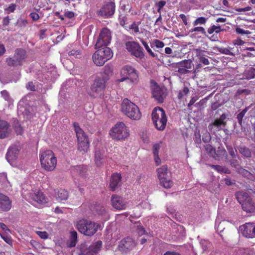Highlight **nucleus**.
Here are the masks:
<instances>
[{
	"label": "nucleus",
	"mask_w": 255,
	"mask_h": 255,
	"mask_svg": "<svg viewBox=\"0 0 255 255\" xmlns=\"http://www.w3.org/2000/svg\"><path fill=\"white\" fill-rule=\"evenodd\" d=\"M121 78L118 80L119 82H123L126 80H130L132 83H136L138 79V75L136 71L132 67L125 66L121 70Z\"/></svg>",
	"instance_id": "10"
},
{
	"label": "nucleus",
	"mask_w": 255,
	"mask_h": 255,
	"mask_svg": "<svg viewBox=\"0 0 255 255\" xmlns=\"http://www.w3.org/2000/svg\"><path fill=\"white\" fill-rule=\"evenodd\" d=\"M54 197L58 202L66 200L68 198V193L64 189H59L55 191Z\"/></svg>",
	"instance_id": "27"
},
{
	"label": "nucleus",
	"mask_w": 255,
	"mask_h": 255,
	"mask_svg": "<svg viewBox=\"0 0 255 255\" xmlns=\"http://www.w3.org/2000/svg\"><path fill=\"white\" fill-rule=\"evenodd\" d=\"M74 171L79 175L83 176L86 172V167L84 165H79L74 168Z\"/></svg>",
	"instance_id": "35"
},
{
	"label": "nucleus",
	"mask_w": 255,
	"mask_h": 255,
	"mask_svg": "<svg viewBox=\"0 0 255 255\" xmlns=\"http://www.w3.org/2000/svg\"><path fill=\"white\" fill-rule=\"evenodd\" d=\"M101 228L100 224L87 220H81L77 223L78 230L85 236H91Z\"/></svg>",
	"instance_id": "4"
},
{
	"label": "nucleus",
	"mask_w": 255,
	"mask_h": 255,
	"mask_svg": "<svg viewBox=\"0 0 255 255\" xmlns=\"http://www.w3.org/2000/svg\"><path fill=\"white\" fill-rule=\"evenodd\" d=\"M236 196L238 202L242 204V206L244 202H245L250 199L248 194L243 191L237 193Z\"/></svg>",
	"instance_id": "31"
},
{
	"label": "nucleus",
	"mask_w": 255,
	"mask_h": 255,
	"mask_svg": "<svg viewBox=\"0 0 255 255\" xmlns=\"http://www.w3.org/2000/svg\"><path fill=\"white\" fill-rule=\"evenodd\" d=\"M111 137L117 140H123L129 135L128 127L123 122L117 123L109 132Z\"/></svg>",
	"instance_id": "5"
},
{
	"label": "nucleus",
	"mask_w": 255,
	"mask_h": 255,
	"mask_svg": "<svg viewBox=\"0 0 255 255\" xmlns=\"http://www.w3.org/2000/svg\"><path fill=\"white\" fill-rule=\"evenodd\" d=\"M244 236L248 238H255V223H247L240 227Z\"/></svg>",
	"instance_id": "16"
},
{
	"label": "nucleus",
	"mask_w": 255,
	"mask_h": 255,
	"mask_svg": "<svg viewBox=\"0 0 255 255\" xmlns=\"http://www.w3.org/2000/svg\"><path fill=\"white\" fill-rule=\"evenodd\" d=\"M242 208L247 212H253L255 209L254 203L250 198L248 200L243 203Z\"/></svg>",
	"instance_id": "29"
},
{
	"label": "nucleus",
	"mask_w": 255,
	"mask_h": 255,
	"mask_svg": "<svg viewBox=\"0 0 255 255\" xmlns=\"http://www.w3.org/2000/svg\"><path fill=\"white\" fill-rule=\"evenodd\" d=\"M11 207V202L9 197L0 193V212H6Z\"/></svg>",
	"instance_id": "20"
},
{
	"label": "nucleus",
	"mask_w": 255,
	"mask_h": 255,
	"mask_svg": "<svg viewBox=\"0 0 255 255\" xmlns=\"http://www.w3.org/2000/svg\"><path fill=\"white\" fill-rule=\"evenodd\" d=\"M121 174L115 173L112 175L110 183V187L112 191L115 190V189L117 188L119 184L121 182Z\"/></svg>",
	"instance_id": "26"
},
{
	"label": "nucleus",
	"mask_w": 255,
	"mask_h": 255,
	"mask_svg": "<svg viewBox=\"0 0 255 255\" xmlns=\"http://www.w3.org/2000/svg\"><path fill=\"white\" fill-rule=\"evenodd\" d=\"M122 112L132 120H139L141 117V114L138 107L128 99H125L121 104Z\"/></svg>",
	"instance_id": "2"
},
{
	"label": "nucleus",
	"mask_w": 255,
	"mask_h": 255,
	"mask_svg": "<svg viewBox=\"0 0 255 255\" xmlns=\"http://www.w3.org/2000/svg\"><path fill=\"white\" fill-rule=\"evenodd\" d=\"M69 56H73L76 58H79L81 55V53L78 50H72L68 52Z\"/></svg>",
	"instance_id": "46"
},
{
	"label": "nucleus",
	"mask_w": 255,
	"mask_h": 255,
	"mask_svg": "<svg viewBox=\"0 0 255 255\" xmlns=\"http://www.w3.org/2000/svg\"><path fill=\"white\" fill-rule=\"evenodd\" d=\"M211 167L221 173H229V170L223 166L218 165H211Z\"/></svg>",
	"instance_id": "36"
},
{
	"label": "nucleus",
	"mask_w": 255,
	"mask_h": 255,
	"mask_svg": "<svg viewBox=\"0 0 255 255\" xmlns=\"http://www.w3.org/2000/svg\"><path fill=\"white\" fill-rule=\"evenodd\" d=\"M219 52L221 53L225 54L226 55H233V53L230 51V50L226 48H221L219 49Z\"/></svg>",
	"instance_id": "48"
},
{
	"label": "nucleus",
	"mask_w": 255,
	"mask_h": 255,
	"mask_svg": "<svg viewBox=\"0 0 255 255\" xmlns=\"http://www.w3.org/2000/svg\"><path fill=\"white\" fill-rule=\"evenodd\" d=\"M40 161L42 168L48 171H53L57 165V159L50 150L40 151Z\"/></svg>",
	"instance_id": "1"
},
{
	"label": "nucleus",
	"mask_w": 255,
	"mask_h": 255,
	"mask_svg": "<svg viewBox=\"0 0 255 255\" xmlns=\"http://www.w3.org/2000/svg\"><path fill=\"white\" fill-rule=\"evenodd\" d=\"M190 32L192 33L194 32H199L203 34L206 33L205 29L203 27L201 26L195 27L193 28H192L190 30Z\"/></svg>",
	"instance_id": "43"
},
{
	"label": "nucleus",
	"mask_w": 255,
	"mask_h": 255,
	"mask_svg": "<svg viewBox=\"0 0 255 255\" xmlns=\"http://www.w3.org/2000/svg\"><path fill=\"white\" fill-rule=\"evenodd\" d=\"M37 234L43 239H46L48 238V234L46 232L38 231Z\"/></svg>",
	"instance_id": "54"
},
{
	"label": "nucleus",
	"mask_w": 255,
	"mask_h": 255,
	"mask_svg": "<svg viewBox=\"0 0 255 255\" xmlns=\"http://www.w3.org/2000/svg\"><path fill=\"white\" fill-rule=\"evenodd\" d=\"M236 32L238 33V34H246V35H248V34H249L251 33V32L249 31V30H245L244 29H242L240 27H237L236 28Z\"/></svg>",
	"instance_id": "47"
},
{
	"label": "nucleus",
	"mask_w": 255,
	"mask_h": 255,
	"mask_svg": "<svg viewBox=\"0 0 255 255\" xmlns=\"http://www.w3.org/2000/svg\"><path fill=\"white\" fill-rule=\"evenodd\" d=\"M126 47L128 52L136 58L141 59L143 57V49L138 43L134 41L127 42Z\"/></svg>",
	"instance_id": "14"
},
{
	"label": "nucleus",
	"mask_w": 255,
	"mask_h": 255,
	"mask_svg": "<svg viewBox=\"0 0 255 255\" xmlns=\"http://www.w3.org/2000/svg\"><path fill=\"white\" fill-rule=\"evenodd\" d=\"M154 43L157 48H161L164 46V43L159 40H155Z\"/></svg>",
	"instance_id": "56"
},
{
	"label": "nucleus",
	"mask_w": 255,
	"mask_h": 255,
	"mask_svg": "<svg viewBox=\"0 0 255 255\" xmlns=\"http://www.w3.org/2000/svg\"><path fill=\"white\" fill-rule=\"evenodd\" d=\"M163 255H181L180 254L175 252L167 251Z\"/></svg>",
	"instance_id": "64"
},
{
	"label": "nucleus",
	"mask_w": 255,
	"mask_h": 255,
	"mask_svg": "<svg viewBox=\"0 0 255 255\" xmlns=\"http://www.w3.org/2000/svg\"><path fill=\"white\" fill-rule=\"evenodd\" d=\"M26 88L27 89L30 91H34L35 90V86L32 82H28L26 85Z\"/></svg>",
	"instance_id": "59"
},
{
	"label": "nucleus",
	"mask_w": 255,
	"mask_h": 255,
	"mask_svg": "<svg viewBox=\"0 0 255 255\" xmlns=\"http://www.w3.org/2000/svg\"><path fill=\"white\" fill-rule=\"evenodd\" d=\"M27 23V20L24 18H19L17 22V24H18V26L21 29L26 27Z\"/></svg>",
	"instance_id": "42"
},
{
	"label": "nucleus",
	"mask_w": 255,
	"mask_h": 255,
	"mask_svg": "<svg viewBox=\"0 0 255 255\" xmlns=\"http://www.w3.org/2000/svg\"><path fill=\"white\" fill-rule=\"evenodd\" d=\"M108 78L103 75L101 77H97L91 87L89 95L93 98L101 97L105 89L106 82Z\"/></svg>",
	"instance_id": "7"
},
{
	"label": "nucleus",
	"mask_w": 255,
	"mask_h": 255,
	"mask_svg": "<svg viewBox=\"0 0 255 255\" xmlns=\"http://www.w3.org/2000/svg\"><path fill=\"white\" fill-rule=\"evenodd\" d=\"M129 29L132 30L134 33H137L139 32L138 25L135 22L132 23L129 26Z\"/></svg>",
	"instance_id": "45"
},
{
	"label": "nucleus",
	"mask_w": 255,
	"mask_h": 255,
	"mask_svg": "<svg viewBox=\"0 0 255 255\" xmlns=\"http://www.w3.org/2000/svg\"><path fill=\"white\" fill-rule=\"evenodd\" d=\"M30 16L31 18L33 20H38L39 18V16L38 14H37L36 12H32V13H31L30 14Z\"/></svg>",
	"instance_id": "60"
},
{
	"label": "nucleus",
	"mask_w": 255,
	"mask_h": 255,
	"mask_svg": "<svg viewBox=\"0 0 255 255\" xmlns=\"http://www.w3.org/2000/svg\"><path fill=\"white\" fill-rule=\"evenodd\" d=\"M206 151L211 155L214 156L215 154V149L210 144H207L205 146Z\"/></svg>",
	"instance_id": "38"
},
{
	"label": "nucleus",
	"mask_w": 255,
	"mask_h": 255,
	"mask_svg": "<svg viewBox=\"0 0 255 255\" xmlns=\"http://www.w3.org/2000/svg\"><path fill=\"white\" fill-rule=\"evenodd\" d=\"M246 76V79H251L254 78L255 76V69L251 68L250 69L247 73Z\"/></svg>",
	"instance_id": "41"
},
{
	"label": "nucleus",
	"mask_w": 255,
	"mask_h": 255,
	"mask_svg": "<svg viewBox=\"0 0 255 255\" xmlns=\"http://www.w3.org/2000/svg\"><path fill=\"white\" fill-rule=\"evenodd\" d=\"M166 4V1L160 0L156 3V5L159 8H162Z\"/></svg>",
	"instance_id": "63"
},
{
	"label": "nucleus",
	"mask_w": 255,
	"mask_h": 255,
	"mask_svg": "<svg viewBox=\"0 0 255 255\" xmlns=\"http://www.w3.org/2000/svg\"><path fill=\"white\" fill-rule=\"evenodd\" d=\"M192 62L190 60H184L179 62L172 64L174 68H177V72L181 74H185L188 73L187 69L191 68Z\"/></svg>",
	"instance_id": "17"
},
{
	"label": "nucleus",
	"mask_w": 255,
	"mask_h": 255,
	"mask_svg": "<svg viewBox=\"0 0 255 255\" xmlns=\"http://www.w3.org/2000/svg\"><path fill=\"white\" fill-rule=\"evenodd\" d=\"M135 246V243L133 239L131 238L128 237L122 240L120 246L121 248L130 250Z\"/></svg>",
	"instance_id": "25"
},
{
	"label": "nucleus",
	"mask_w": 255,
	"mask_h": 255,
	"mask_svg": "<svg viewBox=\"0 0 255 255\" xmlns=\"http://www.w3.org/2000/svg\"><path fill=\"white\" fill-rule=\"evenodd\" d=\"M106 156L104 150H96L95 153V162L97 166H100L105 162Z\"/></svg>",
	"instance_id": "24"
},
{
	"label": "nucleus",
	"mask_w": 255,
	"mask_h": 255,
	"mask_svg": "<svg viewBox=\"0 0 255 255\" xmlns=\"http://www.w3.org/2000/svg\"><path fill=\"white\" fill-rule=\"evenodd\" d=\"M248 110V108L245 109L237 115V118L238 122L240 125H242L243 119L244 117L245 116V115L247 113Z\"/></svg>",
	"instance_id": "40"
},
{
	"label": "nucleus",
	"mask_w": 255,
	"mask_h": 255,
	"mask_svg": "<svg viewBox=\"0 0 255 255\" xmlns=\"http://www.w3.org/2000/svg\"><path fill=\"white\" fill-rule=\"evenodd\" d=\"M195 51L200 62L204 65H208L210 64V62L206 55V53H207V51L200 49H196Z\"/></svg>",
	"instance_id": "23"
},
{
	"label": "nucleus",
	"mask_w": 255,
	"mask_h": 255,
	"mask_svg": "<svg viewBox=\"0 0 255 255\" xmlns=\"http://www.w3.org/2000/svg\"><path fill=\"white\" fill-rule=\"evenodd\" d=\"M239 151L241 154L246 157H250L252 153L250 150L246 147H240Z\"/></svg>",
	"instance_id": "34"
},
{
	"label": "nucleus",
	"mask_w": 255,
	"mask_h": 255,
	"mask_svg": "<svg viewBox=\"0 0 255 255\" xmlns=\"http://www.w3.org/2000/svg\"><path fill=\"white\" fill-rule=\"evenodd\" d=\"M26 58V51L23 49H18L17 51V66L21 65L25 61Z\"/></svg>",
	"instance_id": "30"
},
{
	"label": "nucleus",
	"mask_w": 255,
	"mask_h": 255,
	"mask_svg": "<svg viewBox=\"0 0 255 255\" xmlns=\"http://www.w3.org/2000/svg\"><path fill=\"white\" fill-rule=\"evenodd\" d=\"M141 42L142 44L143 45L144 48L146 50V51L148 52V53L152 57H157V55L155 54L151 50V49L150 48L149 46L148 45V44L143 40H141Z\"/></svg>",
	"instance_id": "39"
},
{
	"label": "nucleus",
	"mask_w": 255,
	"mask_h": 255,
	"mask_svg": "<svg viewBox=\"0 0 255 255\" xmlns=\"http://www.w3.org/2000/svg\"><path fill=\"white\" fill-rule=\"evenodd\" d=\"M136 232L139 236H142L144 233L145 231L142 226H137Z\"/></svg>",
	"instance_id": "57"
},
{
	"label": "nucleus",
	"mask_w": 255,
	"mask_h": 255,
	"mask_svg": "<svg viewBox=\"0 0 255 255\" xmlns=\"http://www.w3.org/2000/svg\"><path fill=\"white\" fill-rule=\"evenodd\" d=\"M0 93L1 96L4 98L5 100L10 102V98L9 97V95L8 93L6 90L2 91Z\"/></svg>",
	"instance_id": "49"
},
{
	"label": "nucleus",
	"mask_w": 255,
	"mask_h": 255,
	"mask_svg": "<svg viewBox=\"0 0 255 255\" xmlns=\"http://www.w3.org/2000/svg\"><path fill=\"white\" fill-rule=\"evenodd\" d=\"M251 9H252V8L250 6H247L244 8H237L235 9L236 11H238V12L248 11L251 10Z\"/></svg>",
	"instance_id": "58"
},
{
	"label": "nucleus",
	"mask_w": 255,
	"mask_h": 255,
	"mask_svg": "<svg viewBox=\"0 0 255 255\" xmlns=\"http://www.w3.org/2000/svg\"><path fill=\"white\" fill-rule=\"evenodd\" d=\"M207 21V18L204 17H199L197 18L193 23L194 26L199 24H204Z\"/></svg>",
	"instance_id": "37"
},
{
	"label": "nucleus",
	"mask_w": 255,
	"mask_h": 255,
	"mask_svg": "<svg viewBox=\"0 0 255 255\" xmlns=\"http://www.w3.org/2000/svg\"><path fill=\"white\" fill-rule=\"evenodd\" d=\"M226 115L222 114L219 119H216L213 123L209 124L208 127L209 128H215L216 130L222 129L226 125Z\"/></svg>",
	"instance_id": "19"
},
{
	"label": "nucleus",
	"mask_w": 255,
	"mask_h": 255,
	"mask_svg": "<svg viewBox=\"0 0 255 255\" xmlns=\"http://www.w3.org/2000/svg\"><path fill=\"white\" fill-rule=\"evenodd\" d=\"M5 157L10 165H15L16 161V148L15 147H11L8 148Z\"/></svg>",
	"instance_id": "22"
},
{
	"label": "nucleus",
	"mask_w": 255,
	"mask_h": 255,
	"mask_svg": "<svg viewBox=\"0 0 255 255\" xmlns=\"http://www.w3.org/2000/svg\"><path fill=\"white\" fill-rule=\"evenodd\" d=\"M113 73V70L111 67L109 66H106L104 67L103 74L107 75V76H109L112 75Z\"/></svg>",
	"instance_id": "44"
},
{
	"label": "nucleus",
	"mask_w": 255,
	"mask_h": 255,
	"mask_svg": "<svg viewBox=\"0 0 255 255\" xmlns=\"http://www.w3.org/2000/svg\"><path fill=\"white\" fill-rule=\"evenodd\" d=\"M211 139V136L209 132H206L202 136V139L205 142H208Z\"/></svg>",
	"instance_id": "51"
},
{
	"label": "nucleus",
	"mask_w": 255,
	"mask_h": 255,
	"mask_svg": "<svg viewBox=\"0 0 255 255\" xmlns=\"http://www.w3.org/2000/svg\"><path fill=\"white\" fill-rule=\"evenodd\" d=\"M111 40V33L107 28H103L99 34L97 41L95 44V48L107 47Z\"/></svg>",
	"instance_id": "13"
},
{
	"label": "nucleus",
	"mask_w": 255,
	"mask_h": 255,
	"mask_svg": "<svg viewBox=\"0 0 255 255\" xmlns=\"http://www.w3.org/2000/svg\"><path fill=\"white\" fill-rule=\"evenodd\" d=\"M95 210L98 215L104 216L105 219H107L108 218L106 209L103 206L98 205L96 207Z\"/></svg>",
	"instance_id": "33"
},
{
	"label": "nucleus",
	"mask_w": 255,
	"mask_h": 255,
	"mask_svg": "<svg viewBox=\"0 0 255 255\" xmlns=\"http://www.w3.org/2000/svg\"><path fill=\"white\" fill-rule=\"evenodd\" d=\"M152 93L153 97L158 102H163L165 96L163 89L155 83L152 86Z\"/></svg>",
	"instance_id": "21"
},
{
	"label": "nucleus",
	"mask_w": 255,
	"mask_h": 255,
	"mask_svg": "<svg viewBox=\"0 0 255 255\" xmlns=\"http://www.w3.org/2000/svg\"><path fill=\"white\" fill-rule=\"evenodd\" d=\"M73 126L78 141V150L83 153L87 152L89 148V141L87 136L78 123H75Z\"/></svg>",
	"instance_id": "8"
},
{
	"label": "nucleus",
	"mask_w": 255,
	"mask_h": 255,
	"mask_svg": "<svg viewBox=\"0 0 255 255\" xmlns=\"http://www.w3.org/2000/svg\"><path fill=\"white\" fill-rule=\"evenodd\" d=\"M65 16L69 18H71L74 16V12L72 11H67L65 12Z\"/></svg>",
	"instance_id": "61"
},
{
	"label": "nucleus",
	"mask_w": 255,
	"mask_h": 255,
	"mask_svg": "<svg viewBox=\"0 0 255 255\" xmlns=\"http://www.w3.org/2000/svg\"><path fill=\"white\" fill-rule=\"evenodd\" d=\"M77 241V233L76 231H73L70 232V238L69 243L68 244L69 247H74L76 246Z\"/></svg>",
	"instance_id": "32"
},
{
	"label": "nucleus",
	"mask_w": 255,
	"mask_h": 255,
	"mask_svg": "<svg viewBox=\"0 0 255 255\" xmlns=\"http://www.w3.org/2000/svg\"><path fill=\"white\" fill-rule=\"evenodd\" d=\"M157 172L160 185L165 188H170L173 185V182L168 175L167 166L164 165L157 168Z\"/></svg>",
	"instance_id": "11"
},
{
	"label": "nucleus",
	"mask_w": 255,
	"mask_h": 255,
	"mask_svg": "<svg viewBox=\"0 0 255 255\" xmlns=\"http://www.w3.org/2000/svg\"><path fill=\"white\" fill-rule=\"evenodd\" d=\"M195 142H196V143L197 144H200L201 143V135H200V134L199 133V131H196L195 132Z\"/></svg>",
	"instance_id": "53"
},
{
	"label": "nucleus",
	"mask_w": 255,
	"mask_h": 255,
	"mask_svg": "<svg viewBox=\"0 0 255 255\" xmlns=\"http://www.w3.org/2000/svg\"><path fill=\"white\" fill-rule=\"evenodd\" d=\"M227 150L230 155L234 158L236 156V151H234L233 148L231 146H227Z\"/></svg>",
	"instance_id": "50"
},
{
	"label": "nucleus",
	"mask_w": 255,
	"mask_h": 255,
	"mask_svg": "<svg viewBox=\"0 0 255 255\" xmlns=\"http://www.w3.org/2000/svg\"><path fill=\"white\" fill-rule=\"evenodd\" d=\"M160 143H155L153 145L152 153L156 165H159L161 163V160L158 155L159 151L161 147Z\"/></svg>",
	"instance_id": "28"
},
{
	"label": "nucleus",
	"mask_w": 255,
	"mask_h": 255,
	"mask_svg": "<svg viewBox=\"0 0 255 255\" xmlns=\"http://www.w3.org/2000/svg\"><path fill=\"white\" fill-rule=\"evenodd\" d=\"M16 6L14 4H12L8 7L4 9L6 13H9L10 12H13L15 9Z\"/></svg>",
	"instance_id": "52"
},
{
	"label": "nucleus",
	"mask_w": 255,
	"mask_h": 255,
	"mask_svg": "<svg viewBox=\"0 0 255 255\" xmlns=\"http://www.w3.org/2000/svg\"><path fill=\"white\" fill-rule=\"evenodd\" d=\"M141 206L143 208L150 209V205L146 201L142 202L141 204Z\"/></svg>",
	"instance_id": "62"
},
{
	"label": "nucleus",
	"mask_w": 255,
	"mask_h": 255,
	"mask_svg": "<svg viewBox=\"0 0 255 255\" xmlns=\"http://www.w3.org/2000/svg\"><path fill=\"white\" fill-rule=\"evenodd\" d=\"M6 62L7 64L10 66H14L16 64V61L13 58H7L6 59Z\"/></svg>",
	"instance_id": "55"
},
{
	"label": "nucleus",
	"mask_w": 255,
	"mask_h": 255,
	"mask_svg": "<svg viewBox=\"0 0 255 255\" xmlns=\"http://www.w3.org/2000/svg\"><path fill=\"white\" fill-rule=\"evenodd\" d=\"M113 56V53L111 49L109 47H104L97 48L92 55V59L96 65L102 66Z\"/></svg>",
	"instance_id": "3"
},
{
	"label": "nucleus",
	"mask_w": 255,
	"mask_h": 255,
	"mask_svg": "<svg viewBox=\"0 0 255 255\" xmlns=\"http://www.w3.org/2000/svg\"><path fill=\"white\" fill-rule=\"evenodd\" d=\"M152 120L156 128L163 130L166 125L167 118L164 111L160 108H155L152 113Z\"/></svg>",
	"instance_id": "9"
},
{
	"label": "nucleus",
	"mask_w": 255,
	"mask_h": 255,
	"mask_svg": "<svg viewBox=\"0 0 255 255\" xmlns=\"http://www.w3.org/2000/svg\"><path fill=\"white\" fill-rule=\"evenodd\" d=\"M115 10V3L111 2L104 5L99 12L101 15L108 17L114 13Z\"/></svg>",
	"instance_id": "18"
},
{
	"label": "nucleus",
	"mask_w": 255,
	"mask_h": 255,
	"mask_svg": "<svg viewBox=\"0 0 255 255\" xmlns=\"http://www.w3.org/2000/svg\"><path fill=\"white\" fill-rule=\"evenodd\" d=\"M111 201L113 207L117 210H125L128 206V201L117 195L112 196Z\"/></svg>",
	"instance_id": "15"
},
{
	"label": "nucleus",
	"mask_w": 255,
	"mask_h": 255,
	"mask_svg": "<svg viewBox=\"0 0 255 255\" xmlns=\"http://www.w3.org/2000/svg\"><path fill=\"white\" fill-rule=\"evenodd\" d=\"M102 242L100 241L93 243L88 247L85 244L80 246V251L82 255H96L101 250Z\"/></svg>",
	"instance_id": "12"
},
{
	"label": "nucleus",
	"mask_w": 255,
	"mask_h": 255,
	"mask_svg": "<svg viewBox=\"0 0 255 255\" xmlns=\"http://www.w3.org/2000/svg\"><path fill=\"white\" fill-rule=\"evenodd\" d=\"M24 190L22 187V195L25 199L31 203V204L36 205H44L47 202V199L43 193L39 190L31 191V192H27L26 190Z\"/></svg>",
	"instance_id": "6"
}]
</instances>
